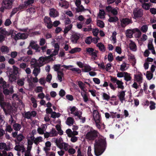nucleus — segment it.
Returning a JSON list of instances; mask_svg holds the SVG:
<instances>
[{"label":"nucleus","mask_w":156,"mask_h":156,"mask_svg":"<svg viewBox=\"0 0 156 156\" xmlns=\"http://www.w3.org/2000/svg\"><path fill=\"white\" fill-rule=\"evenodd\" d=\"M107 147L106 138L103 137L96 140L94 144V152L96 156L101 155L105 151Z\"/></svg>","instance_id":"1"},{"label":"nucleus","mask_w":156,"mask_h":156,"mask_svg":"<svg viewBox=\"0 0 156 156\" xmlns=\"http://www.w3.org/2000/svg\"><path fill=\"white\" fill-rule=\"evenodd\" d=\"M85 129L87 132L86 137L87 139L90 140H94L99 135V133L91 127L88 125L85 126Z\"/></svg>","instance_id":"2"},{"label":"nucleus","mask_w":156,"mask_h":156,"mask_svg":"<svg viewBox=\"0 0 156 156\" xmlns=\"http://www.w3.org/2000/svg\"><path fill=\"white\" fill-rule=\"evenodd\" d=\"M110 80L112 83H110L109 84V86L110 88L115 91L116 90L117 88L123 89L124 88V87L123 85V83L122 81L117 80L116 77H115L110 76Z\"/></svg>","instance_id":"3"},{"label":"nucleus","mask_w":156,"mask_h":156,"mask_svg":"<svg viewBox=\"0 0 156 156\" xmlns=\"http://www.w3.org/2000/svg\"><path fill=\"white\" fill-rule=\"evenodd\" d=\"M2 85L3 86L2 88L3 89V92L6 96L10 95L14 92L13 87L12 86L8 89L9 85L7 84L6 82H3Z\"/></svg>","instance_id":"4"},{"label":"nucleus","mask_w":156,"mask_h":156,"mask_svg":"<svg viewBox=\"0 0 156 156\" xmlns=\"http://www.w3.org/2000/svg\"><path fill=\"white\" fill-rule=\"evenodd\" d=\"M59 50V49H55L53 52L54 53H52L49 56L45 57H43V58H42V57H40V61H42L43 62L45 63L50 61H54V60L52 57L58 54Z\"/></svg>","instance_id":"5"},{"label":"nucleus","mask_w":156,"mask_h":156,"mask_svg":"<svg viewBox=\"0 0 156 156\" xmlns=\"http://www.w3.org/2000/svg\"><path fill=\"white\" fill-rule=\"evenodd\" d=\"M30 138L28 139L27 148H28L29 150H31L33 141L34 143L36 145H37L39 143V137H38L34 139L33 136H31Z\"/></svg>","instance_id":"6"},{"label":"nucleus","mask_w":156,"mask_h":156,"mask_svg":"<svg viewBox=\"0 0 156 156\" xmlns=\"http://www.w3.org/2000/svg\"><path fill=\"white\" fill-rule=\"evenodd\" d=\"M87 53L92 57L95 60L97 57V54L98 52V51L94 50L92 48H87L86 49Z\"/></svg>","instance_id":"7"},{"label":"nucleus","mask_w":156,"mask_h":156,"mask_svg":"<svg viewBox=\"0 0 156 156\" xmlns=\"http://www.w3.org/2000/svg\"><path fill=\"white\" fill-rule=\"evenodd\" d=\"M3 109L6 114L10 113L14 110V107L12 106L11 105L8 103L5 102V104H4L2 106Z\"/></svg>","instance_id":"8"},{"label":"nucleus","mask_w":156,"mask_h":156,"mask_svg":"<svg viewBox=\"0 0 156 156\" xmlns=\"http://www.w3.org/2000/svg\"><path fill=\"white\" fill-rule=\"evenodd\" d=\"M134 18L136 19L140 18L143 15V11L141 9L136 8L133 11Z\"/></svg>","instance_id":"9"},{"label":"nucleus","mask_w":156,"mask_h":156,"mask_svg":"<svg viewBox=\"0 0 156 156\" xmlns=\"http://www.w3.org/2000/svg\"><path fill=\"white\" fill-rule=\"evenodd\" d=\"M15 0H3V5L4 8L9 9L12 8V5Z\"/></svg>","instance_id":"10"},{"label":"nucleus","mask_w":156,"mask_h":156,"mask_svg":"<svg viewBox=\"0 0 156 156\" xmlns=\"http://www.w3.org/2000/svg\"><path fill=\"white\" fill-rule=\"evenodd\" d=\"M120 21L121 26L123 28L125 27L126 26L133 23L131 19L128 18L122 19H120Z\"/></svg>","instance_id":"11"},{"label":"nucleus","mask_w":156,"mask_h":156,"mask_svg":"<svg viewBox=\"0 0 156 156\" xmlns=\"http://www.w3.org/2000/svg\"><path fill=\"white\" fill-rule=\"evenodd\" d=\"M28 34L26 33H18L16 34L15 35V36L13 37L14 36L13 33L12 35V37L14 38L15 40L20 39H25L27 37Z\"/></svg>","instance_id":"12"},{"label":"nucleus","mask_w":156,"mask_h":156,"mask_svg":"<svg viewBox=\"0 0 156 156\" xmlns=\"http://www.w3.org/2000/svg\"><path fill=\"white\" fill-rule=\"evenodd\" d=\"M80 37V34L76 33L73 34L71 37V40L73 44L78 43V40Z\"/></svg>","instance_id":"13"},{"label":"nucleus","mask_w":156,"mask_h":156,"mask_svg":"<svg viewBox=\"0 0 156 156\" xmlns=\"http://www.w3.org/2000/svg\"><path fill=\"white\" fill-rule=\"evenodd\" d=\"M14 148L15 150L18 151H21L22 153L24 152L26 150L23 144L22 143L17 144Z\"/></svg>","instance_id":"14"},{"label":"nucleus","mask_w":156,"mask_h":156,"mask_svg":"<svg viewBox=\"0 0 156 156\" xmlns=\"http://www.w3.org/2000/svg\"><path fill=\"white\" fill-rule=\"evenodd\" d=\"M93 116L95 122H100L101 117L97 110H94V111Z\"/></svg>","instance_id":"15"},{"label":"nucleus","mask_w":156,"mask_h":156,"mask_svg":"<svg viewBox=\"0 0 156 156\" xmlns=\"http://www.w3.org/2000/svg\"><path fill=\"white\" fill-rule=\"evenodd\" d=\"M36 115V113L35 111L27 112L25 113L24 117L27 119H30L31 117L35 116Z\"/></svg>","instance_id":"16"},{"label":"nucleus","mask_w":156,"mask_h":156,"mask_svg":"<svg viewBox=\"0 0 156 156\" xmlns=\"http://www.w3.org/2000/svg\"><path fill=\"white\" fill-rule=\"evenodd\" d=\"M125 91H122L119 93L118 97H119L120 101L122 103L123 101L125 100Z\"/></svg>","instance_id":"17"},{"label":"nucleus","mask_w":156,"mask_h":156,"mask_svg":"<svg viewBox=\"0 0 156 156\" xmlns=\"http://www.w3.org/2000/svg\"><path fill=\"white\" fill-rule=\"evenodd\" d=\"M49 15L51 17L55 18L58 16V14L55 9H50Z\"/></svg>","instance_id":"18"},{"label":"nucleus","mask_w":156,"mask_h":156,"mask_svg":"<svg viewBox=\"0 0 156 156\" xmlns=\"http://www.w3.org/2000/svg\"><path fill=\"white\" fill-rule=\"evenodd\" d=\"M140 2L142 3V7L144 9L146 10H149L151 6L150 3H146L143 2L142 0H140Z\"/></svg>","instance_id":"19"},{"label":"nucleus","mask_w":156,"mask_h":156,"mask_svg":"<svg viewBox=\"0 0 156 156\" xmlns=\"http://www.w3.org/2000/svg\"><path fill=\"white\" fill-rule=\"evenodd\" d=\"M0 149L9 151L10 150V148L9 146H7L5 143L2 142L0 143Z\"/></svg>","instance_id":"20"},{"label":"nucleus","mask_w":156,"mask_h":156,"mask_svg":"<svg viewBox=\"0 0 156 156\" xmlns=\"http://www.w3.org/2000/svg\"><path fill=\"white\" fill-rule=\"evenodd\" d=\"M30 63L31 65L33 66L34 67H37L39 66L38 61L35 58H32Z\"/></svg>","instance_id":"21"},{"label":"nucleus","mask_w":156,"mask_h":156,"mask_svg":"<svg viewBox=\"0 0 156 156\" xmlns=\"http://www.w3.org/2000/svg\"><path fill=\"white\" fill-rule=\"evenodd\" d=\"M97 47H98L99 50L105 52L106 50V48L104 44L101 43H99L97 44Z\"/></svg>","instance_id":"22"},{"label":"nucleus","mask_w":156,"mask_h":156,"mask_svg":"<svg viewBox=\"0 0 156 156\" xmlns=\"http://www.w3.org/2000/svg\"><path fill=\"white\" fill-rule=\"evenodd\" d=\"M13 32V31L12 30H11L10 31V33H8L7 31L5 29L2 28V27L0 28V34H3L4 35H9L10 34L12 33V32Z\"/></svg>","instance_id":"23"},{"label":"nucleus","mask_w":156,"mask_h":156,"mask_svg":"<svg viewBox=\"0 0 156 156\" xmlns=\"http://www.w3.org/2000/svg\"><path fill=\"white\" fill-rule=\"evenodd\" d=\"M74 122V119L71 117H68L66 121V124L68 126H70L73 125Z\"/></svg>","instance_id":"24"},{"label":"nucleus","mask_w":156,"mask_h":156,"mask_svg":"<svg viewBox=\"0 0 156 156\" xmlns=\"http://www.w3.org/2000/svg\"><path fill=\"white\" fill-rule=\"evenodd\" d=\"M62 139V138H60L59 139L57 138L55 140V143L57 146L60 148L62 144L63 143Z\"/></svg>","instance_id":"25"},{"label":"nucleus","mask_w":156,"mask_h":156,"mask_svg":"<svg viewBox=\"0 0 156 156\" xmlns=\"http://www.w3.org/2000/svg\"><path fill=\"white\" fill-rule=\"evenodd\" d=\"M126 36L127 37L131 38L133 37V31L132 29H128L126 31Z\"/></svg>","instance_id":"26"},{"label":"nucleus","mask_w":156,"mask_h":156,"mask_svg":"<svg viewBox=\"0 0 156 156\" xmlns=\"http://www.w3.org/2000/svg\"><path fill=\"white\" fill-rule=\"evenodd\" d=\"M57 77L58 79L61 82L62 81V77H64V74L62 71L58 72Z\"/></svg>","instance_id":"27"},{"label":"nucleus","mask_w":156,"mask_h":156,"mask_svg":"<svg viewBox=\"0 0 156 156\" xmlns=\"http://www.w3.org/2000/svg\"><path fill=\"white\" fill-rule=\"evenodd\" d=\"M1 51L2 53H7L9 52V49L7 46H2L1 47Z\"/></svg>","instance_id":"28"},{"label":"nucleus","mask_w":156,"mask_h":156,"mask_svg":"<svg viewBox=\"0 0 156 156\" xmlns=\"http://www.w3.org/2000/svg\"><path fill=\"white\" fill-rule=\"evenodd\" d=\"M83 69H82V71L83 72H88L91 70V67L89 65H84Z\"/></svg>","instance_id":"29"},{"label":"nucleus","mask_w":156,"mask_h":156,"mask_svg":"<svg viewBox=\"0 0 156 156\" xmlns=\"http://www.w3.org/2000/svg\"><path fill=\"white\" fill-rule=\"evenodd\" d=\"M30 45L33 49L36 50V51H38L39 48L38 46L34 41L31 42L30 43Z\"/></svg>","instance_id":"30"},{"label":"nucleus","mask_w":156,"mask_h":156,"mask_svg":"<svg viewBox=\"0 0 156 156\" xmlns=\"http://www.w3.org/2000/svg\"><path fill=\"white\" fill-rule=\"evenodd\" d=\"M81 50V48H80L76 47L72 49L69 51V52L70 54H74L75 53L79 52Z\"/></svg>","instance_id":"31"},{"label":"nucleus","mask_w":156,"mask_h":156,"mask_svg":"<svg viewBox=\"0 0 156 156\" xmlns=\"http://www.w3.org/2000/svg\"><path fill=\"white\" fill-rule=\"evenodd\" d=\"M78 85L79 87L80 88L81 90L83 91L84 92H86L85 90L84 89L85 84L83 83L80 81H79L78 82Z\"/></svg>","instance_id":"32"},{"label":"nucleus","mask_w":156,"mask_h":156,"mask_svg":"<svg viewBox=\"0 0 156 156\" xmlns=\"http://www.w3.org/2000/svg\"><path fill=\"white\" fill-rule=\"evenodd\" d=\"M142 76L140 75H135V78L136 79L137 81L140 84L142 82V80H143Z\"/></svg>","instance_id":"33"},{"label":"nucleus","mask_w":156,"mask_h":156,"mask_svg":"<svg viewBox=\"0 0 156 156\" xmlns=\"http://www.w3.org/2000/svg\"><path fill=\"white\" fill-rule=\"evenodd\" d=\"M129 60L133 62V65H135L136 63V61L134 56L132 54H131L130 55H129Z\"/></svg>","instance_id":"34"},{"label":"nucleus","mask_w":156,"mask_h":156,"mask_svg":"<svg viewBox=\"0 0 156 156\" xmlns=\"http://www.w3.org/2000/svg\"><path fill=\"white\" fill-rule=\"evenodd\" d=\"M13 127L14 130L16 131H19L22 127L21 126L17 123L14 124Z\"/></svg>","instance_id":"35"},{"label":"nucleus","mask_w":156,"mask_h":156,"mask_svg":"<svg viewBox=\"0 0 156 156\" xmlns=\"http://www.w3.org/2000/svg\"><path fill=\"white\" fill-rule=\"evenodd\" d=\"M124 79L126 81H128L131 80L132 78L130 76V74L127 72H124Z\"/></svg>","instance_id":"36"},{"label":"nucleus","mask_w":156,"mask_h":156,"mask_svg":"<svg viewBox=\"0 0 156 156\" xmlns=\"http://www.w3.org/2000/svg\"><path fill=\"white\" fill-rule=\"evenodd\" d=\"M73 26V24H71L67 26L66 27L64 30V34H66L67 33L68 31L72 29Z\"/></svg>","instance_id":"37"},{"label":"nucleus","mask_w":156,"mask_h":156,"mask_svg":"<svg viewBox=\"0 0 156 156\" xmlns=\"http://www.w3.org/2000/svg\"><path fill=\"white\" fill-rule=\"evenodd\" d=\"M4 98L3 95L2 93L0 92V105L2 106L4 104H5V102L4 101Z\"/></svg>","instance_id":"38"},{"label":"nucleus","mask_w":156,"mask_h":156,"mask_svg":"<svg viewBox=\"0 0 156 156\" xmlns=\"http://www.w3.org/2000/svg\"><path fill=\"white\" fill-rule=\"evenodd\" d=\"M16 75L11 74L9 75V81L11 82H13L16 79Z\"/></svg>","instance_id":"39"},{"label":"nucleus","mask_w":156,"mask_h":156,"mask_svg":"<svg viewBox=\"0 0 156 156\" xmlns=\"http://www.w3.org/2000/svg\"><path fill=\"white\" fill-rule=\"evenodd\" d=\"M85 10L84 7L82 5H81L76 8V11L77 12H79L84 11Z\"/></svg>","instance_id":"40"},{"label":"nucleus","mask_w":156,"mask_h":156,"mask_svg":"<svg viewBox=\"0 0 156 156\" xmlns=\"http://www.w3.org/2000/svg\"><path fill=\"white\" fill-rule=\"evenodd\" d=\"M118 20V17L115 16L110 17L108 20V21L110 22H116Z\"/></svg>","instance_id":"41"},{"label":"nucleus","mask_w":156,"mask_h":156,"mask_svg":"<svg viewBox=\"0 0 156 156\" xmlns=\"http://www.w3.org/2000/svg\"><path fill=\"white\" fill-rule=\"evenodd\" d=\"M97 23V25L100 28H103L105 26V24L104 22L100 20H98Z\"/></svg>","instance_id":"42"},{"label":"nucleus","mask_w":156,"mask_h":156,"mask_svg":"<svg viewBox=\"0 0 156 156\" xmlns=\"http://www.w3.org/2000/svg\"><path fill=\"white\" fill-rule=\"evenodd\" d=\"M92 41V38L91 36L87 37L85 40V43L88 44H90Z\"/></svg>","instance_id":"43"},{"label":"nucleus","mask_w":156,"mask_h":156,"mask_svg":"<svg viewBox=\"0 0 156 156\" xmlns=\"http://www.w3.org/2000/svg\"><path fill=\"white\" fill-rule=\"evenodd\" d=\"M68 145L67 143H63L62 144L60 148V149H62L63 148L64 150L65 151H67L69 150L68 149Z\"/></svg>","instance_id":"44"},{"label":"nucleus","mask_w":156,"mask_h":156,"mask_svg":"<svg viewBox=\"0 0 156 156\" xmlns=\"http://www.w3.org/2000/svg\"><path fill=\"white\" fill-rule=\"evenodd\" d=\"M129 48L130 50H134L136 49V46L134 42L132 41L130 44Z\"/></svg>","instance_id":"45"},{"label":"nucleus","mask_w":156,"mask_h":156,"mask_svg":"<svg viewBox=\"0 0 156 156\" xmlns=\"http://www.w3.org/2000/svg\"><path fill=\"white\" fill-rule=\"evenodd\" d=\"M61 66L60 64H55L53 66V69L55 71L57 72L58 73V72L59 71V70L60 69Z\"/></svg>","instance_id":"46"},{"label":"nucleus","mask_w":156,"mask_h":156,"mask_svg":"<svg viewBox=\"0 0 156 156\" xmlns=\"http://www.w3.org/2000/svg\"><path fill=\"white\" fill-rule=\"evenodd\" d=\"M24 80L25 79L24 78L19 79L17 81V83L19 86H22L24 84Z\"/></svg>","instance_id":"47"},{"label":"nucleus","mask_w":156,"mask_h":156,"mask_svg":"<svg viewBox=\"0 0 156 156\" xmlns=\"http://www.w3.org/2000/svg\"><path fill=\"white\" fill-rule=\"evenodd\" d=\"M150 106L149 108L151 110H153L155 109V103L152 101H151L150 102Z\"/></svg>","instance_id":"48"},{"label":"nucleus","mask_w":156,"mask_h":156,"mask_svg":"<svg viewBox=\"0 0 156 156\" xmlns=\"http://www.w3.org/2000/svg\"><path fill=\"white\" fill-rule=\"evenodd\" d=\"M13 70L12 74L16 75H17L18 73L19 68L16 66H13Z\"/></svg>","instance_id":"49"},{"label":"nucleus","mask_w":156,"mask_h":156,"mask_svg":"<svg viewBox=\"0 0 156 156\" xmlns=\"http://www.w3.org/2000/svg\"><path fill=\"white\" fill-rule=\"evenodd\" d=\"M102 97L103 99L108 101L110 99V96L105 93H103Z\"/></svg>","instance_id":"50"},{"label":"nucleus","mask_w":156,"mask_h":156,"mask_svg":"<svg viewBox=\"0 0 156 156\" xmlns=\"http://www.w3.org/2000/svg\"><path fill=\"white\" fill-rule=\"evenodd\" d=\"M148 48L149 50H151L154 49V48L152 44V40L149 41L148 44Z\"/></svg>","instance_id":"51"},{"label":"nucleus","mask_w":156,"mask_h":156,"mask_svg":"<svg viewBox=\"0 0 156 156\" xmlns=\"http://www.w3.org/2000/svg\"><path fill=\"white\" fill-rule=\"evenodd\" d=\"M70 70L73 71H75L78 74H80L81 73V70L78 68H73L70 69Z\"/></svg>","instance_id":"52"},{"label":"nucleus","mask_w":156,"mask_h":156,"mask_svg":"<svg viewBox=\"0 0 156 156\" xmlns=\"http://www.w3.org/2000/svg\"><path fill=\"white\" fill-rule=\"evenodd\" d=\"M18 53L16 51H13L11 52L10 55L12 58H15L17 56Z\"/></svg>","instance_id":"53"},{"label":"nucleus","mask_w":156,"mask_h":156,"mask_svg":"<svg viewBox=\"0 0 156 156\" xmlns=\"http://www.w3.org/2000/svg\"><path fill=\"white\" fill-rule=\"evenodd\" d=\"M148 27L147 25L143 26L141 29L143 33H146Z\"/></svg>","instance_id":"54"},{"label":"nucleus","mask_w":156,"mask_h":156,"mask_svg":"<svg viewBox=\"0 0 156 156\" xmlns=\"http://www.w3.org/2000/svg\"><path fill=\"white\" fill-rule=\"evenodd\" d=\"M108 60L110 62H112L113 60V56L111 52L108 54Z\"/></svg>","instance_id":"55"},{"label":"nucleus","mask_w":156,"mask_h":156,"mask_svg":"<svg viewBox=\"0 0 156 156\" xmlns=\"http://www.w3.org/2000/svg\"><path fill=\"white\" fill-rule=\"evenodd\" d=\"M35 11V9L33 8H30L27 10V12L30 14L33 13Z\"/></svg>","instance_id":"56"},{"label":"nucleus","mask_w":156,"mask_h":156,"mask_svg":"<svg viewBox=\"0 0 156 156\" xmlns=\"http://www.w3.org/2000/svg\"><path fill=\"white\" fill-rule=\"evenodd\" d=\"M34 0H28L27 1L25 2H24V4L27 7L28 6L32 4L34 2Z\"/></svg>","instance_id":"57"},{"label":"nucleus","mask_w":156,"mask_h":156,"mask_svg":"<svg viewBox=\"0 0 156 156\" xmlns=\"http://www.w3.org/2000/svg\"><path fill=\"white\" fill-rule=\"evenodd\" d=\"M71 20L69 17H67L65 19L64 24L65 25L71 24Z\"/></svg>","instance_id":"58"},{"label":"nucleus","mask_w":156,"mask_h":156,"mask_svg":"<svg viewBox=\"0 0 156 156\" xmlns=\"http://www.w3.org/2000/svg\"><path fill=\"white\" fill-rule=\"evenodd\" d=\"M31 101L33 104V106L34 108H36L37 107V104L36 103V101L33 97L31 98Z\"/></svg>","instance_id":"59"},{"label":"nucleus","mask_w":156,"mask_h":156,"mask_svg":"<svg viewBox=\"0 0 156 156\" xmlns=\"http://www.w3.org/2000/svg\"><path fill=\"white\" fill-rule=\"evenodd\" d=\"M44 21L45 24L46 23L51 22L50 18L48 16H45L44 19Z\"/></svg>","instance_id":"60"},{"label":"nucleus","mask_w":156,"mask_h":156,"mask_svg":"<svg viewBox=\"0 0 156 156\" xmlns=\"http://www.w3.org/2000/svg\"><path fill=\"white\" fill-rule=\"evenodd\" d=\"M24 136L22 134H19L16 136V138L19 141H21L24 138Z\"/></svg>","instance_id":"61"},{"label":"nucleus","mask_w":156,"mask_h":156,"mask_svg":"<svg viewBox=\"0 0 156 156\" xmlns=\"http://www.w3.org/2000/svg\"><path fill=\"white\" fill-rule=\"evenodd\" d=\"M19 10L17 7L14 8L10 14V17H12L13 15L15 14Z\"/></svg>","instance_id":"62"},{"label":"nucleus","mask_w":156,"mask_h":156,"mask_svg":"<svg viewBox=\"0 0 156 156\" xmlns=\"http://www.w3.org/2000/svg\"><path fill=\"white\" fill-rule=\"evenodd\" d=\"M52 75L51 74H48L46 78V81L50 83L52 79Z\"/></svg>","instance_id":"63"},{"label":"nucleus","mask_w":156,"mask_h":156,"mask_svg":"<svg viewBox=\"0 0 156 156\" xmlns=\"http://www.w3.org/2000/svg\"><path fill=\"white\" fill-rule=\"evenodd\" d=\"M31 150H29V149H28V148H27V151H25V156H32L30 152Z\"/></svg>","instance_id":"64"}]
</instances>
